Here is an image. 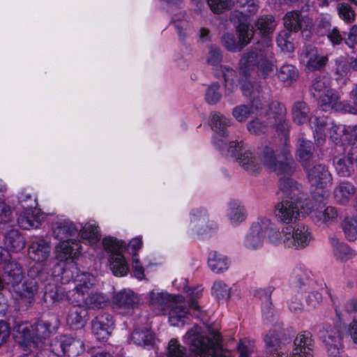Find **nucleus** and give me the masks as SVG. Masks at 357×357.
I'll return each instance as SVG.
<instances>
[{"instance_id": "obj_1", "label": "nucleus", "mask_w": 357, "mask_h": 357, "mask_svg": "<svg viewBox=\"0 0 357 357\" xmlns=\"http://www.w3.org/2000/svg\"><path fill=\"white\" fill-rule=\"evenodd\" d=\"M185 341L199 357H227L229 352L221 347V337L218 332L213 331L210 337H204L201 328L195 326L188 331L184 337Z\"/></svg>"}, {"instance_id": "obj_2", "label": "nucleus", "mask_w": 357, "mask_h": 357, "mask_svg": "<svg viewBox=\"0 0 357 357\" xmlns=\"http://www.w3.org/2000/svg\"><path fill=\"white\" fill-rule=\"evenodd\" d=\"M312 238L309 228L305 225L294 227H287L281 231L274 233L271 241L274 245L282 244L284 247L292 249H303L307 246Z\"/></svg>"}, {"instance_id": "obj_3", "label": "nucleus", "mask_w": 357, "mask_h": 357, "mask_svg": "<svg viewBox=\"0 0 357 357\" xmlns=\"http://www.w3.org/2000/svg\"><path fill=\"white\" fill-rule=\"evenodd\" d=\"M209 124L216 135L213 138L215 146L219 148L222 153L227 156H236V153L242 151L243 144L236 142H230L229 144L225 137V130L230 126L231 121L223 114L219 112L212 113L210 116Z\"/></svg>"}, {"instance_id": "obj_4", "label": "nucleus", "mask_w": 357, "mask_h": 357, "mask_svg": "<svg viewBox=\"0 0 357 357\" xmlns=\"http://www.w3.org/2000/svg\"><path fill=\"white\" fill-rule=\"evenodd\" d=\"M278 233L275 225L268 218H260L253 222L243 239V246L250 250L262 248L266 237L273 244L271 236Z\"/></svg>"}, {"instance_id": "obj_5", "label": "nucleus", "mask_w": 357, "mask_h": 357, "mask_svg": "<svg viewBox=\"0 0 357 357\" xmlns=\"http://www.w3.org/2000/svg\"><path fill=\"white\" fill-rule=\"evenodd\" d=\"M250 108L252 114L256 112L259 116L273 115L274 121H278V125L283 126L282 135L285 142L287 141L289 122L285 119L286 109L283 105L277 101L269 102L257 97L253 99Z\"/></svg>"}, {"instance_id": "obj_6", "label": "nucleus", "mask_w": 357, "mask_h": 357, "mask_svg": "<svg viewBox=\"0 0 357 357\" xmlns=\"http://www.w3.org/2000/svg\"><path fill=\"white\" fill-rule=\"evenodd\" d=\"M284 144V149L281 152V156L285 160L284 162L278 160L275 155V151L272 147L266 146L263 150L261 155V162L267 167L270 171L275 172L277 174L293 172L294 169V162L290 155V150L284 144L283 140H281ZM289 142V140L287 141Z\"/></svg>"}, {"instance_id": "obj_7", "label": "nucleus", "mask_w": 357, "mask_h": 357, "mask_svg": "<svg viewBox=\"0 0 357 357\" xmlns=\"http://www.w3.org/2000/svg\"><path fill=\"white\" fill-rule=\"evenodd\" d=\"M314 128V137L318 144H321L328 136L334 143L337 144L342 138L345 140L347 126L335 125L328 119L314 117L312 121Z\"/></svg>"}, {"instance_id": "obj_8", "label": "nucleus", "mask_w": 357, "mask_h": 357, "mask_svg": "<svg viewBox=\"0 0 357 357\" xmlns=\"http://www.w3.org/2000/svg\"><path fill=\"white\" fill-rule=\"evenodd\" d=\"M305 169L309 182L317 188L314 198L316 199L318 195H321L322 197H327L328 191L325 189L331 185L333 181L328 168L324 165L314 162Z\"/></svg>"}, {"instance_id": "obj_9", "label": "nucleus", "mask_w": 357, "mask_h": 357, "mask_svg": "<svg viewBox=\"0 0 357 357\" xmlns=\"http://www.w3.org/2000/svg\"><path fill=\"white\" fill-rule=\"evenodd\" d=\"M305 211L311 215L314 221L318 225H331L337 222L339 218L337 210L333 206H326V204L320 201H307L303 205Z\"/></svg>"}, {"instance_id": "obj_10", "label": "nucleus", "mask_w": 357, "mask_h": 357, "mask_svg": "<svg viewBox=\"0 0 357 357\" xmlns=\"http://www.w3.org/2000/svg\"><path fill=\"white\" fill-rule=\"evenodd\" d=\"M217 229L213 221L208 219L207 212L203 209H194L190 213L189 229L194 236H208Z\"/></svg>"}, {"instance_id": "obj_11", "label": "nucleus", "mask_w": 357, "mask_h": 357, "mask_svg": "<svg viewBox=\"0 0 357 357\" xmlns=\"http://www.w3.org/2000/svg\"><path fill=\"white\" fill-rule=\"evenodd\" d=\"M318 105L324 111H330L334 109L337 112H348L356 114L357 109L356 107L349 103L341 102L339 93L335 90L330 89L318 98Z\"/></svg>"}, {"instance_id": "obj_12", "label": "nucleus", "mask_w": 357, "mask_h": 357, "mask_svg": "<svg viewBox=\"0 0 357 357\" xmlns=\"http://www.w3.org/2000/svg\"><path fill=\"white\" fill-rule=\"evenodd\" d=\"M273 126H275L278 135L281 137V140H283L284 144H287L288 138L285 142L284 137L282 135L284 128L282 125H278V121H274L273 115L259 116L248 123L247 128L252 134L261 135L268 132ZM288 137L289 130L287 131Z\"/></svg>"}, {"instance_id": "obj_13", "label": "nucleus", "mask_w": 357, "mask_h": 357, "mask_svg": "<svg viewBox=\"0 0 357 357\" xmlns=\"http://www.w3.org/2000/svg\"><path fill=\"white\" fill-rule=\"evenodd\" d=\"M319 339L325 344L331 356L336 357L340 354L342 347V335L339 329L329 326H324L318 332Z\"/></svg>"}, {"instance_id": "obj_14", "label": "nucleus", "mask_w": 357, "mask_h": 357, "mask_svg": "<svg viewBox=\"0 0 357 357\" xmlns=\"http://www.w3.org/2000/svg\"><path fill=\"white\" fill-rule=\"evenodd\" d=\"M273 214L279 222L290 224L295 222L299 216V208L296 202L284 200L275 206Z\"/></svg>"}, {"instance_id": "obj_15", "label": "nucleus", "mask_w": 357, "mask_h": 357, "mask_svg": "<svg viewBox=\"0 0 357 357\" xmlns=\"http://www.w3.org/2000/svg\"><path fill=\"white\" fill-rule=\"evenodd\" d=\"M53 346L55 351L61 356H78L84 351V344L82 340L67 336L53 340Z\"/></svg>"}, {"instance_id": "obj_16", "label": "nucleus", "mask_w": 357, "mask_h": 357, "mask_svg": "<svg viewBox=\"0 0 357 357\" xmlns=\"http://www.w3.org/2000/svg\"><path fill=\"white\" fill-rule=\"evenodd\" d=\"M149 303L151 306L155 310L156 314L164 313L169 309L173 301L182 302L183 296L181 295H170L166 292L151 291L149 294Z\"/></svg>"}, {"instance_id": "obj_17", "label": "nucleus", "mask_w": 357, "mask_h": 357, "mask_svg": "<svg viewBox=\"0 0 357 357\" xmlns=\"http://www.w3.org/2000/svg\"><path fill=\"white\" fill-rule=\"evenodd\" d=\"M300 61L307 69L316 70L326 65L328 57L319 55L315 47L307 45L304 47L301 53Z\"/></svg>"}, {"instance_id": "obj_18", "label": "nucleus", "mask_w": 357, "mask_h": 357, "mask_svg": "<svg viewBox=\"0 0 357 357\" xmlns=\"http://www.w3.org/2000/svg\"><path fill=\"white\" fill-rule=\"evenodd\" d=\"M13 337L21 346L30 348L38 347L33 335V326L28 322L17 323L13 328Z\"/></svg>"}, {"instance_id": "obj_19", "label": "nucleus", "mask_w": 357, "mask_h": 357, "mask_svg": "<svg viewBox=\"0 0 357 357\" xmlns=\"http://www.w3.org/2000/svg\"><path fill=\"white\" fill-rule=\"evenodd\" d=\"M284 25L286 30L297 32L298 31L307 30L312 26V20L307 15H303L299 11H290L284 17Z\"/></svg>"}, {"instance_id": "obj_20", "label": "nucleus", "mask_w": 357, "mask_h": 357, "mask_svg": "<svg viewBox=\"0 0 357 357\" xmlns=\"http://www.w3.org/2000/svg\"><path fill=\"white\" fill-rule=\"evenodd\" d=\"M79 226L69 220L61 219L52 223V232L54 238L61 241H76L71 237L78 234Z\"/></svg>"}, {"instance_id": "obj_21", "label": "nucleus", "mask_w": 357, "mask_h": 357, "mask_svg": "<svg viewBox=\"0 0 357 357\" xmlns=\"http://www.w3.org/2000/svg\"><path fill=\"white\" fill-rule=\"evenodd\" d=\"M113 326L114 320L112 315H98L92 321V332L98 340H107L111 335Z\"/></svg>"}, {"instance_id": "obj_22", "label": "nucleus", "mask_w": 357, "mask_h": 357, "mask_svg": "<svg viewBox=\"0 0 357 357\" xmlns=\"http://www.w3.org/2000/svg\"><path fill=\"white\" fill-rule=\"evenodd\" d=\"M263 53V51L255 47L242 54L238 62L239 73L248 78L255 66H258Z\"/></svg>"}, {"instance_id": "obj_23", "label": "nucleus", "mask_w": 357, "mask_h": 357, "mask_svg": "<svg viewBox=\"0 0 357 357\" xmlns=\"http://www.w3.org/2000/svg\"><path fill=\"white\" fill-rule=\"evenodd\" d=\"M82 245L77 241H61L55 247V257L61 261H73L77 258L81 252Z\"/></svg>"}, {"instance_id": "obj_24", "label": "nucleus", "mask_w": 357, "mask_h": 357, "mask_svg": "<svg viewBox=\"0 0 357 357\" xmlns=\"http://www.w3.org/2000/svg\"><path fill=\"white\" fill-rule=\"evenodd\" d=\"M33 202L31 204H27L24 211L20 215L17 222L19 226L23 229H31L37 228L40 225L38 211L36 209V199H31Z\"/></svg>"}, {"instance_id": "obj_25", "label": "nucleus", "mask_w": 357, "mask_h": 357, "mask_svg": "<svg viewBox=\"0 0 357 357\" xmlns=\"http://www.w3.org/2000/svg\"><path fill=\"white\" fill-rule=\"evenodd\" d=\"M95 278L88 273L78 274L75 278L76 284L73 290V295L75 296L74 301L79 303L81 300L84 299L86 294H90V289L95 284Z\"/></svg>"}, {"instance_id": "obj_26", "label": "nucleus", "mask_w": 357, "mask_h": 357, "mask_svg": "<svg viewBox=\"0 0 357 357\" xmlns=\"http://www.w3.org/2000/svg\"><path fill=\"white\" fill-rule=\"evenodd\" d=\"M236 6L241 11H234L230 19L234 22H241L245 17L255 15L259 8V0H236Z\"/></svg>"}, {"instance_id": "obj_27", "label": "nucleus", "mask_w": 357, "mask_h": 357, "mask_svg": "<svg viewBox=\"0 0 357 357\" xmlns=\"http://www.w3.org/2000/svg\"><path fill=\"white\" fill-rule=\"evenodd\" d=\"M236 160L242 168L251 174L259 172L261 167L257 155L250 150H245L239 153Z\"/></svg>"}, {"instance_id": "obj_28", "label": "nucleus", "mask_w": 357, "mask_h": 357, "mask_svg": "<svg viewBox=\"0 0 357 357\" xmlns=\"http://www.w3.org/2000/svg\"><path fill=\"white\" fill-rule=\"evenodd\" d=\"M115 307L123 313H129L138 304L137 296L130 291H122L114 298Z\"/></svg>"}, {"instance_id": "obj_29", "label": "nucleus", "mask_w": 357, "mask_h": 357, "mask_svg": "<svg viewBox=\"0 0 357 357\" xmlns=\"http://www.w3.org/2000/svg\"><path fill=\"white\" fill-rule=\"evenodd\" d=\"M50 243L43 240L33 242L29 247V255L31 259L38 263H47L50 255Z\"/></svg>"}, {"instance_id": "obj_30", "label": "nucleus", "mask_w": 357, "mask_h": 357, "mask_svg": "<svg viewBox=\"0 0 357 357\" xmlns=\"http://www.w3.org/2000/svg\"><path fill=\"white\" fill-rule=\"evenodd\" d=\"M182 302L173 301V304L169 307V321L172 326H183L187 321L190 319V315L187 307L183 305Z\"/></svg>"}, {"instance_id": "obj_31", "label": "nucleus", "mask_w": 357, "mask_h": 357, "mask_svg": "<svg viewBox=\"0 0 357 357\" xmlns=\"http://www.w3.org/2000/svg\"><path fill=\"white\" fill-rule=\"evenodd\" d=\"M356 193V188L351 183L343 181L334 189L333 197L340 204H346Z\"/></svg>"}, {"instance_id": "obj_32", "label": "nucleus", "mask_w": 357, "mask_h": 357, "mask_svg": "<svg viewBox=\"0 0 357 357\" xmlns=\"http://www.w3.org/2000/svg\"><path fill=\"white\" fill-rule=\"evenodd\" d=\"M79 230L82 239L89 245L96 244L101 238L99 227L94 220L86 222Z\"/></svg>"}, {"instance_id": "obj_33", "label": "nucleus", "mask_w": 357, "mask_h": 357, "mask_svg": "<svg viewBox=\"0 0 357 357\" xmlns=\"http://www.w3.org/2000/svg\"><path fill=\"white\" fill-rule=\"evenodd\" d=\"M86 314V310L83 306L74 305L68 310L66 321L74 328H82L84 325Z\"/></svg>"}, {"instance_id": "obj_34", "label": "nucleus", "mask_w": 357, "mask_h": 357, "mask_svg": "<svg viewBox=\"0 0 357 357\" xmlns=\"http://www.w3.org/2000/svg\"><path fill=\"white\" fill-rule=\"evenodd\" d=\"M354 160L357 163V151H351L349 156L337 158L334 161L337 173L341 176H349L352 172Z\"/></svg>"}, {"instance_id": "obj_35", "label": "nucleus", "mask_w": 357, "mask_h": 357, "mask_svg": "<svg viewBox=\"0 0 357 357\" xmlns=\"http://www.w3.org/2000/svg\"><path fill=\"white\" fill-rule=\"evenodd\" d=\"M208 265L212 272L220 274L228 270L229 261L227 256L216 251H212L209 253Z\"/></svg>"}, {"instance_id": "obj_36", "label": "nucleus", "mask_w": 357, "mask_h": 357, "mask_svg": "<svg viewBox=\"0 0 357 357\" xmlns=\"http://www.w3.org/2000/svg\"><path fill=\"white\" fill-rule=\"evenodd\" d=\"M227 215L232 225H238L245 220L247 212L240 202L232 201L229 204Z\"/></svg>"}, {"instance_id": "obj_37", "label": "nucleus", "mask_w": 357, "mask_h": 357, "mask_svg": "<svg viewBox=\"0 0 357 357\" xmlns=\"http://www.w3.org/2000/svg\"><path fill=\"white\" fill-rule=\"evenodd\" d=\"M292 172L289 174L283 172L278 174L280 176L279 179V188L287 197H293L298 195L300 185L291 179L289 176Z\"/></svg>"}, {"instance_id": "obj_38", "label": "nucleus", "mask_w": 357, "mask_h": 357, "mask_svg": "<svg viewBox=\"0 0 357 357\" xmlns=\"http://www.w3.org/2000/svg\"><path fill=\"white\" fill-rule=\"evenodd\" d=\"M215 73L217 76H222L224 79L225 88L227 91L232 93L236 89V73L233 68L226 66H220V68Z\"/></svg>"}, {"instance_id": "obj_39", "label": "nucleus", "mask_w": 357, "mask_h": 357, "mask_svg": "<svg viewBox=\"0 0 357 357\" xmlns=\"http://www.w3.org/2000/svg\"><path fill=\"white\" fill-rule=\"evenodd\" d=\"M110 269L116 276L127 275L129 267L121 253H116L109 256Z\"/></svg>"}, {"instance_id": "obj_40", "label": "nucleus", "mask_w": 357, "mask_h": 357, "mask_svg": "<svg viewBox=\"0 0 357 357\" xmlns=\"http://www.w3.org/2000/svg\"><path fill=\"white\" fill-rule=\"evenodd\" d=\"M313 149L314 146L310 141L305 140L303 138L299 139V148L297 153L304 168L314 163L312 161Z\"/></svg>"}, {"instance_id": "obj_41", "label": "nucleus", "mask_w": 357, "mask_h": 357, "mask_svg": "<svg viewBox=\"0 0 357 357\" xmlns=\"http://www.w3.org/2000/svg\"><path fill=\"white\" fill-rule=\"evenodd\" d=\"M330 244L333 247L334 255L341 261H346L352 256L351 249L344 243L340 242L339 239L334 235L328 237Z\"/></svg>"}, {"instance_id": "obj_42", "label": "nucleus", "mask_w": 357, "mask_h": 357, "mask_svg": "<svg viewBox=\"0 0 357 357\" xmlns=\"http://www.w3.org/2000/svg\"><path fill=\"white\" fill-rule=\"evenodd\" d=\"M4 245L10 251L19 252L24 248L25 241L17 230H10L5 236Z\"/></svg>"}, {"instance_id": "obj_43", "label": "nucleus", "mask_w": 357, "mask_h": 357, "mask_svg": "<svg viewBox=\"0 0 357 357\" xmlns=\"http://www.w3.org/2000/svg\"><path fill=\"white\" fill-rule=\"evenodd\" d=\"M131 339L134 343L142 347L152 346L155 340L152 332L146 328L135 330L131 335Z\"/></svg>"}, {"instance_id": "obj_44", "label": "nucleus", "mask_w": 357, "mask_h": 357, "mask_svg": "<svg viewBox=\"0 0 357 357\" xmlns=\"http://www.w3.org/2000/svg\"><path fill=\"white\" fill-rule=\"evenodd\" d=\"M3 273L7 278L8 282L13 284L17 283L22 279L21 268L15 261H9L4 265Z\"/></svg>"}, {"instance_id": "obj_45", "label": "nucleus", "mask_w": 357, "mask_h": 357, "mask_svg": "<svg viewBox=\"0 0 357 357\" xmlns=\"http://www.w3.org/2000/svg\"><path fill=\"white\" fill-rule=\"evenodd\" d=\"M81 302L84 303L89 308L100 309L107 305L108 298L101 293L91 291L86 296H84V299L81 300Z\"/></svg>"}, {"instance_id": "obj_46", "label": "nucleus", "mask_w": 357, "mask_h": 357, "mask_svg": "<svg viewBox=\"0 0 357 357\" xmlns=\"http://www.w3.org/2000/svg\"><path fill=\"white\" fill-rule=\"evenodd\" d=\"M294 121L298 124L305 123L308 121L310 109L304 102H296L291 109Z\"/></svg>"}, {"instance_id": "obj_47", "label": "nucleus", "mask_w": 357, "mask_h": 357, "mask_svg": "<svg viewBox=\"0 0 357 357\" xmlns=\"http://www.w3.org/2000/svg\"><path fill=\"white\" fill-rule=\"evenodd\" d=\"M298 73L296 68L290 64L282 66L278 72L279 79L287 86L296 80Z\"/></svg>"}, {"instance_id": "obj_48", "label": "nucleus", "mask_w": 357, "mask_h": 357, "mask_svg": "<svg viewBox=\"0 0 357 357\" xmlns=\"http://www.w3.org/2000/svg\"><path fill=\"white\" fill-rule=\"evenodd\" d=\"M255 26L261 34H268L275 30L276 22L272 15H264L257 20Z\"/></svg>"}, {"instance_id": "obj_49", "label": "nucleus", "mask_w": 357, "mask_h": 357, "mask_svg": "<svg viewBox=\"0 0 357 357\" xmlns=\"http://www.w3.org/2000/svg\"><path fill=\"white\" fill-rule=\"evenodd\" d=\"M264 341L269 352H273V354L284 353L280 347V335L275 329L271 330L266 335Z\"/></svg>"}, {"instance_id": "obj_50", "label": "nucleus", "mask_w": 357, "mask_h": 357, "mask_svg": "<svg viewBox=\"0 0 357 357\" xmlns=\"http://www.w3.org/2000/svg\"><path fill=\"white\" fill-rule=\"evenodd\" d=\"M236 33L238 40L243 49L250 43L254 36V31L250 29L249 24L242 22H239L236 26Z\"/></svg>"}, {"instance_id": "obj_51", "label": "nucleus", "mask_w": 357, "mask_h": 357, "mask_svg": "<svg viewBox=\"0 0 357 357\" xmlns=\"http://www.w3.org/2000/svg\"><path fill=\"white\" fill-rule=\"evenodd\" d=\"M330 79L325 76H318L314 78L312 84V93L314 98H319L321 94L329 91Z\"/></svg>"}, {"instance_id": "obj_52", "label": "nucleus", "mask_w": 357, "mask_h": 357, "mask_svg": "<svg viewBox=\"0 0 357 357\" xmlns=\"http://www.w3.org/2000/svg\"><path fill=\"white\" fill-rule=\"evenodd\" d=\"M51 333L50 324L47 322L41 321L33 326V335L35 340L39 345L46 344L42 341L43 339L46 338Z\"/></svg>"}, {"instance_id": "obj_53", "label": "nucleus", "mask_w": 357, "mask_h": 357, "mask_svg": "<svg viewBox=\"0 0 357 357\" xmlns=\"http://www.w3.org/2000/svg\"><path fill=\"white\" fill-rule=\"evenodd\" d=\"M291 32L287 30L281 31L277 37L278 46L282 52H291L294 50V45L291 38Z\"/></svg>"}, {"instance_id": "obj_54", "label": "nucleus", "mask_w": 357, "mask_h": 357, "mask_svg": "<svg viewBox=\"0 0 357 357\" xmlns=\"http://www.w3.org/2000/svg\"><path fill=\"white\" fill-rule=\"evenodd\" d=\"M222 45L229 52H241L243 48L240 45L238 38L231 33L223 34L221 38Z\"/></svg>"}, {"instance_id": "obj_55", "label": "nucleus", "mask_w": 357, "mask_h": 357, "mask_svg": "<svg viewBox=\"0 0 357 357\" xmlns=\"http://www.w3.org/2000/svg\"><path fill=\"white\" fill-rule=\"evenodd\" d=\"M62 292L54 284L46 285L43 300L47 303H56L62 299Z\"/></svg>"}, {"instance_id": "obj_56", "label": "nucleus", "mask_w": 357, "mask_h": 357, "mask_svg": "<svg viewBox=\"0 0 357 357\" xmlns=\"http://www.w3.org/2000/svg\"><path fill=\"white\" fill-rule=\"evenodd\" d=\"M208 6L213 13H222L230 10L234 5V0H206Z\"/></svg>"}, {"instance_id": "obj_57", "label": "nucleus", "mask_w": 357, "mask_h": 357, "mask_svg": "<svg viewBox=\"0 0 357 357\" xmlns=\"http://www.w3.org/2000/svg\"><path fill=\"white\" fill-rule=\"evenodd\" d=\"M275 70V65L266 59L265 53L264 52L262 56L260 57V60L257 66V73L259 76L263 78H266L273 74Z\"/></svg>"}, {"instance_id": "obj_58", "label": "nucleus", "mask_w": 357, "mask_h": 357, "mask_svg": "<svg viewBox=\"0 0 357 357\" xmlns=\"http://www.w3.org/2000/svg\"><path fill=\"white\" fill-rule=\"evenodd\" d=\"M211 291L213 296L218 300H227L230 297V288L223 281H215Z\"/></svg>"}, {"instance_id": "obj_59", "label": "nucleus", "mask_w": 357, "mask_h": 357, "mask_svg": "<svg viewBox=\"0 0 357 357\" xmlns=\"http://www.w3.org/2000/svg\"><path fill=\"white\" fill-rule=\"evenodd\" d=\"M184 13L182 11H180L178 13V16L176 15H174L172 17V22L174 23L175 28L177 31L178 35L179 36V39L181 40H184L185 38L190 33V26L186 22H176V21L181 20L184 17Z\"/></svg>"}, {"instance_id": "obj_60", "label": "nucleus", "mask_w": 357, "mask_h": 357, "mask_svg": "<svg viewBox=\"0 0 357 357\" xmlns=\"http://www.w3.org/2000/svg\"><path fill=\"white\" fill-rule=\"evenodd\" d=\"M222 61V54L220 50L214 46L209 48L208 54L206 56V63L211 66L213 70L218 71L220 68V63Z\"/></svg>"}, {"instance_id": "obj_61", "label": "nucleus", "mask_w": 357, "mask_h": 357, "mask_svg": "<svg viewBox=\"0 0 357 357\" xmlns=\"http://www.w3.org/2000/svg\"><path fill=\"white\" fill-rule=\"evenodd\" d=\"M292 279L300 288L307 285L309 282V274L306 269L303 267H296L293 270Z\"/></svg>"}, {"instance_id": "obj_62", "label": "nucleus", "mask_w": 357, "mask_h": 357, "mask_svg": "<svg viewBox=\"0 0 357 357\" xmlns=\"http://www.w3.org/2000/svg\"><path fill=\"white\" fill-rule=\"evenodd\" d=\"M38 287L36 281H26L18 289L20 294L25 298H32L36 294Z\"/></svg>"}, {"instance_id": "obj_63", "label": "nucleus", "mask_w": 357, "mask_h": 357, "mask_svg": "<svg viewBox=\"0 0 357 357\" xmlns=\"http://www.w3.org/2000/svg\"><path fill=\"white\" fill-rule=\"evenodd\" d=\"M221 97L222 95L220 92V85L218 83H213L208 86L205 94L206 101L208 104H216Z\"/></svg>"}, {"instance_id": "obj_64", "label": "nucleus", "mask_w": 357, "mask_h": 357, "mask_svg": "<svg viewBox=\"0 0 357 357\" xmlns=\"http://www.w3.org/2000/svg\"><path fill=\"white\" fill-rule=\"evenodd\" d=\"M168 357H186V349L184 347L181 345L175 339L169 341L168 344Z\"/></svg>"}]
</instances>
